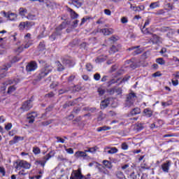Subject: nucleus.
I'll return each instance as SVG.
<instances>
[{"label":"nucleus","instance_id":"1","mask_svg":"<svg viewBox=\"0 0 179 179\" xmlns=\"http://www.w3.org/2000/svg\"><path fill=\"white\" fill-rule=\"evenodd\" d=\"M66 28V22H63L59 27L56 28L55 31L50 36V39L54 41L55 38H58L62 34V30Z\"/></svg>","mask_w":179,"mask_h":179},{"label":"nucleus","instance_id":"2","mask_svg":"<svg viewBox=\"0 0 179 179\" xmlns=\"http://www.w3.org/2000/svg\"><path fill=\"white\" fill-rule=\"evenodd\" d=\"M136 100V94L134 92L129 93L127 96L125 107H132Z\"/></svg>","mask_w":179,"mask_h":179},{"label":"nucleus","instance_id":"3","mask_svg":"<svg viewBox=\"0 0 179 179\" xmlns=\"http://www.w3.org/2000/svg\"><path fill=\"white\" fill-rule=\"evenodd\" d=\"M16 170H21L22 169H29L31 167V164L24 160H18L15 162Z\"/></svg>","mask_w":179,"mask_h":179},{"label":"nucleus","instance_id":"4","mask_svg":"<svg viewBox=\"0 0 179 179\" xmlns=\"http://www.w3.org/2000/svg\"><path fill=\"white\" fill-rule=\"evenodd\" d=\"M4 85H13L8 87V94H11V93H13L17 89V87H16V85H17V83L15 81V80H8L7 82L4 83Z\"/></svg>","mask_w":179,"mask_h":179},{"label":"nucleus","instance_id":"5","mask_svg":"<svg viewBox=\"0 0 179 179\" xmlns=\"http://www.w3.org/2000/svg\"><path fill=\"white\" fill-rule=\"evenodd\" d=\"M70 179H87L83 175H82V170L78 169V170H73L71 173Z\"/></svg>","mask_w":179,"mask_h":179},{"label":"nucleus","instance_id":"6","mask_svg":"<svg viewBox=\"0 0 179 179\" xmlns=\"http://www.w3.org/2000/svg\"><path fill=\"white\" fill-rule=\"evenodd\" d=\"M37 69V62L32 61L28 63L26 66L27 72H33Z\"/></svg>","mask_w":179,"mask_h":179},{"label":"nucleus","instance_id":"7","mask_svg":"<svg viewBox=\"0 0 179 179\" xmlns=\"http://www.w3.org/2000/svg\"><path fill=\"white\" fill-rule=\"evenodd\" d=\"M32 101H33L31 99L25 101L20 108L21 110H22V111H29V110L33 107V104L31 103Z\"/></svg>","mask_w":179,"mask_h":179},{"label":"nucleus","instance_id":"8","mask_svg":"<svg viewBox=\"0 0 179 179\" xmlns=\"http://www.w3.org/2000/svg\"><path fill=\"white\" fill-rule=\"evenodd\" d=\"M31 44H33L31 41H25L24 43L22 44V45L20 46L17 49V52H22V51H23L24 48L25 50L29 48V47H30V45H31Z\"/></svg>","mask_w":179,"mask_h":179},{"label":"nucleus","instance_id":"9","mask_svg":"<svg viewBox=\"0 0 179 179\" xmlns=\"http://www.w3.org/2000/svg\"><path fill=\"white\" fill-rule=\"evenodd\" d=\"M161 167L164 173H169L170 171V167H171V161H166V163L162 164Z\"/></svg>","mask_w":179,"mask_h":179},{"label":"nucleus","instance_id":"10","mask_svg":"<svg viewBox=\"0 0 179 179\" xmlns=\"http://www.w3.org/2000/svg\"><path fill=\"white\" fill-rule=\"evenodd\" d=\"M98 31L99 33H102L103 36H110V34H113L114 33V29L112 28H103V29H99Z\"/></svg>","mask_w":179,"mask_h":179},{"label":"nucleus","instance_id":"11","mask_svg":"<svg viewBox=\"0 0 179 179\" xmlns=\"http://www.w3.org/2000/svg\"><path fill=\"white\" fill-rule=\"evenodd\" d=\"M87 153L86 150L84 151H77L74 154V156L76 157V159H86V157H87Z\"/></svg>","mask_w":179,"mask_h":179},{"label":"nucleus","instance_id":"12","mask_svg":"<svg viewBox=\"0 0 179 179\" xmlns=\"http://www.w3.org/2000/svg\"><path fill=\"white\" fill-rule=\"evenodd\" d=\"M50 159H51V155L48 154L46 156L43 157L42 160L36 161V163L37 164H41L43 167H44L48 160H50Z\"/></svg>","mask_w":179,"mask_h":179},{"label":"nucleus","instance_id":"13","mask_svg":"<svg viewBox=\"0 0 179 179\" xmlns=\"http://www.w3.org/2000/svg\"><path fill=\"white\" fill-rule=\"evenodd\" d=\"M37 117V113L32 112L31 113H29L27 115V121L29 124H33L34 122V118Z\"/></svg>","mask_w":179,"mask_h":179},{"label":"nucleus","instance_id":"14","mask_svg":"<svg viewBox=\"0 0 179 179\" xmlns=\"http://www.w3.org/2000/svg\"><path fill=\"white\" fill-rule=\"evenodd\" d=\"M110 100H111L110 98H107L101 102L100 106L102 110H104V108H107V107H108V104H110Z\"/></svg>","mask_w":179,"mask_h":179},{"label":"nucleus","instance_id":"15","mask_svg":"<svg viewBox=\"0 0 179 179\" xmlns=\"http://www.w3.org/2000/svg\"><path fill=\"white\" fill-rule=\"evenodd\" d=\"M143 113L144 114L143 115L148 118H150V117L153 115V111L150 108L144 109Z\"/></svg>","mask_w":179,"mask_h":179},{"label":"nucleus","instance_id":"16","mask_svg":"<svg viewBox=\"0 0 179 179\" xmlns=\"http://www.w3.org/2000/svg\"><path fill=\"white\" fill-rule=\"evenodd\" d=\"M138 114H141V108H134L129 114V116L134 117V115H138Z\"/></svg>","mask_w":179,"mask_h":179},{"label":"nucleus","instance_id":"17","mask_svg":"<svg viewBox=\"0 0 179 179\" xmlns=\"http://www.w3.org/2000/svg\"><path fill=\"white\" fill-rule=\"evenodd\" d=\"M8 19L11 20V22H15L17 20V14H15L13 13H8Z\"/></svg>","mask_w":179,"mask_h":179},{"label":"nucleus","instance_id":"18","mask_svg":"<svg viewBox=\"0 0 179 179\" xmlns=\"http://www.w3.org/2000/svg\"><path fill=\"white\" fill-rule=\"evenodd\" d=\"M62 64L64 65H69V66H73L75 63H73L71 59H62Z\"/></svg>","mask_w":179,"mask_h":179},{"label":"nucleus","instance_id":"19","mask_svg":"<svg viewBox=\"0 0 179 179\" xmlns=\"http://www.w3.org/2000/svg\"><path fill=\"white\" fill-rule=\"evenodd\" d=\"M83 3V0H72V4L76 6V8H80Z\"/></svg>","mask_w":179,"mask_h":179},{"label":"nucleus","instance_id":"20","mask_svg":"<svg viewBox=\"0 0 179 179\" xmlns=\"http://www.w3.org/2000/svg\"><path fill=\"white\" fill-rule=\"evenodd\" d=\"M98 169H99V172L102 173L103 174L108 175L110 173L108 170H107V169H106V166H101Z\"/></svg>","mask_w":179,"mask_h":179},{"label":"nucleus","instance_id":"21","mask_svg":"<svg viewBox=\"0 0 179 179\" xmlns=\"http://www.w3.org/2000/svg\"><path fill=\"white\" fill-rule=\"evenodd\" d=\"M19 141H23V137L15 136L13 140L10 141V143H11V145H13V143H17Z\"/></svg>","mask_w":179,"mask_h":179},{"label":"nucleus","instance_id":"22","mask_svg":"<svg viewBox=\"0 0 179 179\" xmlns=\"http://www.w3.org/2000/svg\"><path fill=\"white\" fill-rule=\"evenodd\" d=\"M42 70L45 73H47V75H48L50 72L52 71V67H51L50 66H45L42 69Z\"/></svg>","mask_w":179,"mask_h":179},{"label":"nucleus","instance_id":"23","mask_svg":"<svg viewBox=\"0 0 179 179\" xmlns=\"http://www.w3.org/2000/svg\"><path fill=\"white\" fill-rule=\"evenodd\" d=\"M56 65H57V71L59 72H62V71L65 70V67L62 65V64H61V62H56Z\"/></svg>","mask_w":179,"mask_h":179},{"label":"nucleus","instance_id":"24","mask_svg":"<svg viewBox=\"0 0 179 179\" xmlns=\"http://www.w3.org/2000/svg\"><path fill=\"white\" fill-rule=\"evenodd\" d=\"M69 12H70L71 17V19H76L78 16V13L76 12L73 11L71 8L68 9Z\"/></svg>","mask_w":179,"mask_h":179},{"label":"nucleus","instance_id":"25","mask_svg":"<svg viewBox=\"0 0 179 179\" xmlns=\"http://www.w3.org/2000/svg\"><path fill=\"white\" fill-rule=\"evenodd\" d=\"M160 6V3L159 1L152 2L150 4V9H156V8H159Z\"/></svg>","mask_w":179,"mask_h":179},{"label":"nucleus","instance_id":"26","mask_svg":"<svg viewBox=\"0 0 179 179\" xmlns=\"http://www.w3.org/2000/svg\"><path fill=\"white\" fill-rule=\"evenodd\" d=\"M110 149L109 150L107 151V153L108 155H114L115 153H117L118 152V149L117 148L113 147V148H108Z\"/></svg>","mask_w":179,"mask_h":179},{"label":"nucleus","instance_id":"27","mask_svg":"<svg viewBox=\"0 0 179 179\" xmlns=\"http://www.w3.org/2000/svg\"><path fill=\"white\" fill-rule=\"evenodd\" d=\"M109 129H111V127H107V126H103L101 127H98L96 129L97 132H101L103 131H109Z\"/></svg>","mask_w":179,"mask_h":179},{"label":"nucleus","instance_id":"28","mask_svg":"<svg viewBox=\"0 0 179 179\" xmlns=\"http://www.w3.org/2000/svg\"><path fill=\"white\" fill-rule=\"evenodd\" d=\"M103 167H106V169H112L113 168V165L111 164V162H109L108 160H103Z\"/></svg>","mask_w":179,"mask_h":179},{"label":"nucleus","instance_id":"29","mask_svg":"<svg viewBox=\"0 0 179 179\" xmlns=\"http://www.w3.org/2000/svg\"><path fill=\"white\" fill-rule=\"evenodd\" d=\"M68 92H71V87L63 88L59 90V94H64L65 93H68Z\"/></svg>","mask_w":179,"mask_h":179},{"label":"nucleus","instance_id":"30","mask_svg":"<svg viewBox=\"0 0 179 179\" xmlns=\"http://www.w3.org/2000/svg\"><path fill=\"white\" fill-rule=\"evenodd\" d=\"M20 30H27V24L26 22H22L18 26Z\"/></svg>","mask_w":179,"mask_h":179},{"label":"nucleus","instance_id":"31","mask_svg":"<svg viewBox=\"0 0 179 179\" xmlns=\"http://www.w3.org/2000/svg\"><path fill=\"white\" fill-rule=\"evenodd\" d=\"M45 76H47V73H45L43 71V69L41 70V72L40 73L38 74V79L39 80H41V79H43V78H44Z\"/></svg>","mask_w":179,"mask_h":179},{"label":"nucleus","instance_id":"32","mask_svg":"<svg viewBox=\"0 0 179 179\" xmlns=\"http://www.w3.org/2000/svg\"><path fill=\"white\" fill-rule=\"evenodd\" d=\"M27 13V9L23 8H20L19 9V15L20 16H24Z\"/></svg>","mask_w":179,"mask_h":179},{"label":"nucleus","instance_id":"33","mask_svg":"<svg viewBox=\"0 0 179 179\" xmlns=\"http://www.w3.org/2000/svg\"><path fill=\"white\" fill-rule=\"evenodd\" d=\"M135 128H136V131H142V129H143V124L136 123L135 124Z\"/></svg>","mask_w":179,"mask_h":179},{"label":"nucleus","instance_id":"34","mask_svg":"<svg viewBox=\"0 0 179 179\" xmlns=\"http://www.w3.org/2000/svg\"><path fill=\"white\" fill-rule=\"evenodd\" d=\"M130 8L131 9V10H134V12H139L142 10V8H141V6H135L131 5Z\"/></svg>","mask_w":179,"mask_h":179},{"label":"nucleus","instance_id":"35","mask_svg":"<svg viewBox=\"0 0 179 179\" xmlns=\"http://www.w3.org/2000/svg\"><path fill=\"white\" fill-rule=\"evenodd\" d=\"M38 51H44L45 50V45L44 43L41 42L38 46Z\"/></svg>","mask_w":179,"mask_h":179},{"label":"nucleus","instance_id":"36","mask_svg":"<svg viewBox=\"0 0 179 179\" xmlns=\"http://www.w3.org/2000/svg\"><path fill=\"white\" fill-rule=\"evenodd\" d=\"M116 176H117V178H120V179H124V178H125V176H124V173H122V172L120 171H118L116 173Z\"/></svg>","mask_w":179,"mask_h":179},{"label":"nucleus","instance_id":"37","mask_svg":"<svg viewBox=\"0 0 179 179\" xmlns=\"http://www.w3.org/2000/svg\"><path fill=\"white\" fill-rule=\"evenodd\" d=\"M27 30H30L32 26H34V22L26 21Z\"/></svg>","mask_w":179,"mask_h":179},{"label":"nucleus","instance_id":"38","mask_svg":"<svg viewBox=\"0 0 179 179\" xmlns=\"http://www.w3.org/2000/svg\"><path fill=\"white\" fill-rule=\"evenodd\" d=\"M6 71H8V67L5 66L4 68L1 69V72H3V73H1L0 74V78H5L6 76Z\"/></svg>","mask_w":179,"mask_h":179},{"label":"nucleus","instance_id":"39","mask_svg":"<svg viewBox=\"0 0 179 179\" xmlns=\"http://www.w3.org/2000/svg\"><path fill=\"white\" fill-rule=\"evenodd\" d=\"M96 150H97V147H92V148H90L87 150H85V152H90V153H94V152H96Z\"/></svg>","mask_w":179,"mask_h":179},{"label":"nucleus","instance_id":"40","mask_svg":"<svg viewBox=\"0 0 179 179\" xmlns=\"http://www.w3.org/2000/svg\"><path fill=\"white\" fill-rule=\"evenodd\" d=\"M27 18L28 19V20H36V15L31 13H29L27 16Z\"/></svg>","mask_w":179,"mask_h":179},{"label":"nucleus","instance_id":"41","mask_svg":"<svg viewBox=\"0 0 179 179\" xmlns=\"http://www.w3.org/2000/svg\"><path fill=\"white\" fill-rule=\"evenodd\" d=\"M106 118V115L103 114V112H99V116H98V121H103Z\"/></svg>","mask_w":179,"mask_h":179},{"label":"nucleus","instance_id":"42","mask_svg":"<svg viewBox=\"0 0 179 179\" xmlns=\"http://www.w3.org/2000/svg\"><path fill=\"white\" fill-rule=\"evenodd\" d=\"M156 62L159 65H164V64H166V62L164 61V59H163V58H157L156 59Z\"/></svg>","mask_w":179,"mask_h":179},{"label":"nucleus","instance_id":"43","mask_svg":"<svg viewBox=\"0 0 179 179\" xmlns=\"http://www.w3.org/2000/svg\"><path fill=\"white\" fill-rule=\"evenodd\" d=\"M97 92L99 93V96H103V94L106 93V90L103 89L102 87H99L97 90Z\"/></svg>","mask_w":179,"mask_h":179},{"label":"nucleus","instance_id":"44","mask_svg":"<svg viewBox=\"0 0 179 179\" xmlns=\"http://www.w3.org/2000/svg\"><path fill=\"white\" fill-rule=\"evenodd\" d=\"M141 31L143 34H150V32L149 31V29L143 27V28L141 29Z\"/></svg>","mask_w":179,"mask_h":179},{"label":"nucleus","instance_id":"45","mask_svg":"<svg viewBox=\"0 0 179 179\" xmlns=\"http://www.w3.org/2000/svg\"><path fill=\"white\" fill-rule=\"evenodd\" d=\"M118 51V49H117V47L115 45H112L110 50V54H114L115 52H117Z\"/></svg>","mask_w":179,"mask_h":179},{"label":"nucleus","instance_id":"46","mask_svg":"<svg viewBox=\"0 0 179 179\" xmlns=\"http://www.w3.org/2000/svg\"><path fill=\"white\" fill-rule=\"evenodd\" d=\"M24 41H31V34H27L24 36Z\"/></svg>","mask_w":179,"mask_h":179},{"label":"nucleus","instance_id":"47","mask_svg":"<svg viewBox=\"0 0 179 179\" xmlns=\"http://www.w3.org/2000/svg\"><path fill=\"white\" fill-rule=\"evenodd\" d=\"M56 139H57V143H65V139H64L59 136H57Z\"/></svg>","mask_w":179,"mask_h":179},{"label":"nucleus","instance_id":"48","mask_svg":"<svg viewBox=\"0 0 179 179\" xmlns=\"http://www.w3.org/2000/svg\"><path fill=\"white\" fill-rule=\"evenodd\" d=\"M34 155H40V148L38 147H34L33 148Z\"/></svg>","mask_w":179,"mask_h":179},{"label":"nucleus","instance_id":"49","mask_svg":"<svg viewBox=\"0 0 179 179\" xmlns=\"http://www.w3.org/2000/svg\"><path fill=\"white\" fill-rule=\"evenodd\" d=\"M86 69L89 72H92V71L93 69V66H92V64H86Z\"/></svg>","mask_w":179,"mask_h":179},{"label":"nucleus","instance_id":"50","mask_svg":"<svg viewBox=\"0 0 179 179\" xmlns=\"http://www.w3.org/2000/svg\"><path fill=\"white\" fill-rule=\"evenodd\" d=\"M115 93H117V94H121L122 93V90L120 87H115Z\"/></svg>","mask_w":179,"mask_h":179},{"label":"nucleus","instance_id":"51","mask_svg":"<svg viewBox=\"0 0 179 179\" xmlns=\"http://www.w3.org/2000/svg\"><path fill=\"white\" fill-rule=\"evenodd\" d=\"M100 78H101V76H100V73H96L94 75V79L95 80H100Z\"/></svg>","mask_w":179,"mask_h":179},{"label":"nucleus","instance_id":"52","mask_svg":"<svg viewBox=\"0 0 179 179\" xmlns=\"http://www.w3.org/2000/svg\"><path fill=\"white\" fill-rule=\"evenodd\" d=\"M122 149H123V150H128V144L126 143H123L122 144Z\"/></svg>","mask_w":179,"mask_h":179},{"label":"nucleus","instance_id":"53","mask_svg":"<svg viewBox=\"0 0 179 179\" xmlns=\"http://www.w3.org/2000/svg\"><path fill=\"white\" fill-rule=\"evenodd\" d=\"M121 22L123 23V24L128 23V17H122L121 18Z\"/></svg>","mask_w":179,"mask_h":179},{"label":"nucleus","instance_id":"54","mask_svg":"<svg viewBox=\"0 0 179 179\" xmlns=\"http://www.w3.org/2000/svg\"><path fill=\"white\" fill-rule=\"evenodd\" d=\"M12 129V123H8L7 125H6L5 127V129H6V131H9Z\"/></svg>","mask_w":179,"mask_h":179},{"label":"nucleus","instance_id":"55","mask_svg":"<svg viewBox=\"0 0 179 179\" xmlns=\"http://www.w3.org/2000/svg\"><path fill=\"white\" fill-rule=\"evenodd\" d=\"M89 19H90V17H83V18L82 19V21H81L80 24H81V25L83 24L85 22H87V20H89Z\"/></svg>","mask_w":179,"mask_h":179},{"label":"nucleus","instance_id":"56","mask_svg":"<svg viewBox=\"0 0 179 179\" xmlns=\"http://www.w3.org/2000/svg\"><path fill=\"white\" fill-rule=\"evenodd\" d=\"M0 173L2 174L3 177L5 176V174L6 172L5 171V168L3 167H0Z\"/></svg>","mask_w":179,"mask_h":179},{"label":"nucleus","instance_id":"57","mask_svg":"<svg viewBox=\"0 0 179 179\" xmlns=\"http://www.w3.org/2000/svg\"><path fill=\"white\" fill-rule=\"evenodd\" d=\"M105 15H107L108 16H111V10L109 9H105L104 10Z\"/></svg>","mask_w":179,"mask_h":179},{"label":"nucleus","instance_id":"58","mask_svg":"<svg viewBox=\"0 0 179 179\" xmlns=\"http://www.w3.org/2000/svg\"><path fill=\"white\" fill-rule=\"evenodd\" d=\"M66 152H67V153L69 155H73V149L72 148H66Z\"/></svg>","mask_w":179,"mask_h":179},{"label":"nucleus","instance_id":"59","mask_svg":"<svg viewBox=\"0 0 179 179\" xmlns=\"http://www.w3.org/2000/svg\"><path fill=\"white\" fill-rule=\"evenodd\" d=\"M80 111V108H76L73 110V113H74V114H79Z\"/></svg>","mask_w":179,"mask_h":179},{"label":"nucleus","instance_id":"60","mask_svg":"<svg viewBox=\"0 0 179 179\" xmlns=\"http://www.w3.org/2000/svg\"><path fill=\"white\" fill-rule=\"evenodd\" d=\"M142 52V50L141 49H137L134 51L133 53V55H138V54H141Z\"/></svg>","mask_w":179,"mask_h":179},{"label":"nucleus","instance_id":"61","mask_svg":"<svg viewBox=\"0 0 179 179\" xmlns=\"http://www.w3.org/2000/svg\"><path fill=\"white\" fill-rule=\"evenodd\" d=\"M108 93H110V94H114L115 93V87L111 88L110 90H108Z\"/></svg>","mask_w":179,"mask_h":179},{"label":"nucleus","instance_id":"62","mask_svg":"<svg viewBox=\"0 0 179 179\" xmlns=\"http://www.w3.org/2000/svg\"><path fill=\"white\" fill-rule=\"evenodd\" d=\"M150 24V19H148L145 20L143 27H146V26H149Z\"/></svg>","mask_w":179,"mask_h":179},{"label":"nucleus","instance_id":"63","mask_svg":"<svg viewBox=\"0 0 179 179\" xmlns=\"http://www.w3.org/2000/svg\"><path fill=\"white\" fill-rule=\"evenodd\" d=\"M40 178H41V176L40 175L29 177V179H40Z\"/></svg>","mask_w":179,"mask_h":179},{"label":"nucleus","instance_id":"64","mask_svg":"<svg viewBox=\"0 0 179 179\" xmlns=\"http://www.w3.org/2000/svg\"><path fill=\"white\" fill-rule=\"evenodd\" d=\"M114 83H117V80H111L110 81H109L108 83V86H111V85H114Z\"/></svg>","mask_w":179,"mask_h":179}]
</instances>
